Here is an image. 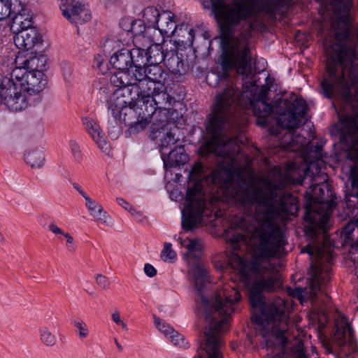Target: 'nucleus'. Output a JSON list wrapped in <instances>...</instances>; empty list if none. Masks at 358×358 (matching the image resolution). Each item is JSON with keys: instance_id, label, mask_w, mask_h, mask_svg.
I'll return each mask as SVG.
<instances>
[{"instance_id": "obj_1", "label": "nucleus", "mask_w": 358, "mask_h": 358, "mask_svg": "<svg viewBox=\"0 0 358 358\" xmlns=\"http://www.w3.org/2000/svg\"><path fill=\"white\" fill-rule=\"evenodd\" d=\"M312 199L313 202L306 211L304 225L306 235L313 241L303 247L301 252L308 253L312 260L309 289L313 310L309 316L313 322L324 327L328 322V316L326 311L319 309L318 306L320 302L326 303L329 301L327 287L330 280L332 248L326 231L336 203L334 201L333 192L325 182L320 185H313Z\"/></svg>"}, {"instance_id": "obj_2", "label": "nucleus", "mask_w": 358, "mask_h": 358, "mask_svg": "<svg viewBox=\"0 0 358 358\" xmlns=\"http://www.w3.org/2000/svg\"><path fill=\"white\" fill-rule=\"evenodd\" d=\"M332 6V36L324 45L329 57L327 75L321 83L325 96L334 97L345 103L357 100L358 66L353 63L357 55L358 32H352L350 9L352 0H326Z\"/></svg>"}, {"instance_id": "obj_3", "label": "nucleus", "mask_w": 358, "mask_h": 358, "mask_svg": "<svg viewBox=\"0 0 358 358\" xmlns=\"http://www.w3.org/2000/svg\"><path fill=\"white\" fill-rule=\"evenodd\" d=\"M212 11L221 30L222 65L235 69L248 77L251 73V57L248 40L249 33L236 34L255 15L253 3L249 0H210Z\"/></svg>"}, {"instance_id": "obj_4", "label": "nucleus", "mask_w": 358, "mask_h": 358, "mask_svg": "<svg viewBox=\"0 0 358 358\" xmlns=\"http://www.w3.org/2000/svg\"><path fill=\"white\" fill-rule=\"evenodd\" d=\"M46 62L43 55L32 53L18 55L15 59L16 66L8 77L13 92L22 94V92H24L29 95L41 92L47 85L43 73Z\"/></svg>"}, {"instance_id": "obj_5", "label": "nucleus", "mask_w": 358, "mask_h": 358, "mask_svg": "<svg viewBox=\"0 0 358 358\" xmlns=\"http://www.w3.org/2000/svg\"><path fill=\"white\" fill-rule=\"evenodd\" d=\"M215 199L207 202L202 186L199 183L188 187L184 208L182 209V227L192 230L200 224L208 223L214 212Z\"/></svg>"}, {"instance_id": "obj_6", "label": "nucleus", "mask_w": 358, "mask_h": 358, "mask_svg": "<svg viewBox=\"0 0 358 358\" xmlns=\"http://www.w3.org/2000/svg\"><path fill=\"white\" fill-rule=\"evenodd\" d=\"M117 87L119 88L110 96L108 108L115 118L122 120L129 125L131 131L135 132L132 130V127L138 122V119L141 120L140 104H138L140 97L136 96L127 86Z\"/></svg>"}, {"instance_id": "obj_7", "label": "nucleus", "mask_w": 358, "mask_h": 358, "mask_svg": "<svg viewBox=\"0 0 358 358\" xmlns=\"http://www.w3.org/2000/svg\"><path fill=\"white\" fill-rule=\"evenodd\" d=\"M150 92H145V96L141 94L139 96L141 120L138 119V122L132 127L134 131L144 129L156 110H169L174 101V99L166 92L164 86L162 90L157 91L152 88Z\"/></svg>"}, {"instance_id": "obj_8", "label": "nucleus", "mask_w": 358, "mask_h": 358, "mask_svg": "<svg viewBox=\"0 0 358 358\" xmlns=\"http://www.w3.org/2000/svg\"><path fill=\"white\" fill-rule=\"evenodd\" d=\"M334 342L341 347L339 355L352 356L358 351L352 327L345 314L336 310L335 315V331Z\"/></svg>"}, {"instance_id": "obj_9", "label": "nucleus", "mask_w": 358, "mask_h": 358, "mask_svg": "<svg viewBox=\"0 0 358 358\" xmlns=\"http://www.w3.org/2000/svg\"><path fill=\"white\" fill-rule=\"evenodd\" d=\"M341 129L346 141L351 143L350 148L351 159L357 161V164L351 170V178L352 186L358 187V113L346 115L342 120Z\"/></svg>"}, {"instance_id": "obj_10", "label": "nucleus", "mask_w": 358, "mask_h": 358, "mask_svg": "<svg viewBox=\"0 0 358 358\" xmlns=\"http://www.w3.org/2000/svg\"><path fill=\"white\" fill-rule=\"evenodd\" d=\"M111 82L115 86L125 85L130 87L134 94L139 97L143 92L142 83H146V66L137 65L130 67L127 71L117 72L111 77Z\"/></svg>"}, {"instance_id": "obj_11", "label": "nucleus", "mask_w": 358, "mask_h": 358, "mask_svg": "<svg viewBox=\"0 0 358 358\" xmlns=\"http://www.w3.org/2000/svg\"><path fill=\"white\" fill-rule=\"evenodd\" d=\"M4 103L10 110L17 112L27 106L26 96L19 92H13L8 77L0 76V104Z\"/></svg>"}, {"instance_id": "obj_12", "label": "nucleus", "mask_w": 358, "mask_h": 358, "mask_svg": "<svg viewBox=\"0 0 358 358\" xmlns=\"http://www.w3.org/2000/svg\"><path fill=\"white\" fill-rule=\"evenodd\" d=\"M59 8L63 16L76 25L83 24L91 19L90 10L76 0H60Z\"/></svg>"}, {"instance_id": "obj_13", "label": "nucleus", "mask_w": 358, "mask_h": 358, "mask_svg": "<svg viewBox=\"0 0 358 358\" xmlns=\"http://www.w3.org/2000/svg\"><path fill=\"white\" fill-rule=\"evenodd\" d=\"M13 40L16 47L24 50L39 48L43 43V37L36 27L15 30Z\"/></svg>"}, {"instance_id": "obj_14", "label": "nucleus", "mask_w": 358, "mask_h": 358, "mask_svg": "<svg viewBox=\"0 0 358 358\" xmlns=\"http://www.w3.org/2000/svg\"><path fill=\"white\" fill-rule=\"evenodd\" d=\"M82 122L85 131L91 136L92 139L98 147L103 152L108 153L109 151V145L98 120L95 118L87 116L82 119Z\"/></svg>"}, {"instance_id": "obj_15", "label": "nucleus", "mask_w": 358, "mask_h": 358, "mask_svg": "<svg viewBox=\"0 0 358 358\" xmlns=\"http://www.w3.org/2000/svg\"><path fill=\"white\" fill-rule=\"evenodd\" d=\"M146 83H142L143 92H150L154 88L155 90L164 89L165 74L161 66L155 64H146Z\"/></svg>"}, {"instance_id": "obj_16", "label": "nucleus", "mask_w": 358, "mask_h": 358, "mask_svg": "<svg viewBox=\"0 0 358 358\" xmlns=\"http://www.w3.org/2000/svg\"><path fill=\"white\" fill-rule=\"evenodd\" d=\"M20 2L19 11L13 14V27L19 30L35 27L33 14L28 8L26 0H20Z\"/></svg>"}, {"instance_id": "obj_17", "label": "nucleus", "mask_w": 358, "mask_h": 358, "mask_svg": "<svg viewBox=\"0 0 358 358\" xmlns=\"http://www.w3.org/2000/svg\"><path fill=\"white\" fill-rule=\"evenodd\" d=\"M156 24L159 31L166 38L173 37L178 27L176 25V16L170 10L162 11Z\"/></svg>"}, {"instance_id": "obj_18", "label": "nucleus", "mask_w": 358, "mask_h": 358, "mask_svg": "<svg viewBox=\"0 0 358 358\" xmlns=\"http://www.w3.org/2000/svg\"><path fill=\"white\" fill-rule=\"evenodd\" d=\"M173 36L176 37L173 41V45L177 48L191 47L194 38V30L187 23L182 22L178 24L176 34Z\"/></svg>"}, {"instance_id": "obj_19", "label": "nucleus", "mask_w": 358, "mask_h": 358, "mask_svg": "<svg viewBox=\"0 0 358 358\" xmlns=\"http://www.w3.org/2000/svg\"><path fill=\"white\" fill-rule=\"evenodd\" d=\"M200 350L206 352L207 358H223L220 335H206L205 343L201 346Z\"/></svg>"}, {"instance_id": "obj_20", "label": "nucleus", "mask_w": 358, "mask_h": 358, "mask_svg": "<svg viewBox=\"0 0 358 358\" xmlns=\"http://www.w3.org/2000/svg\"><path fill=\"white\" fill-rule=\"evenodd\" d=\"M84 199L85 201V206L90 215L93 217L96 222L104 224L107 226H112L113 222L111 217L99 203L88 196H85Z\"/></svg>"}, {"instance_id": "obj_21", "label": "nucleus", "mask_w": 358, "mask_h": 358, "mask_svg": "<svg viewBox=\"0 0 358 358\" xmlns=\"http://www.w3.org/2000/svg\"><path fill=\"white\" fill-rule=\"evenodd\" d=\"M126 24H127L128 27L127 31L132 34L134 43H138L145 38L147 28L141 20H133L129 18H126L122 19L120 22V25L123 27Z\"/></svg>"}, {"instance_id": "obj_22", "label": "nucleus", "mask_w": 358, "mask_h": 358, "mask_svg": "<svg viewBox=\"0 0 358 358\" xmlns=\"http://www.w3.org/2000/svg\"><path fill=\"white\" fill-rule=\"evenodd\" d=\"M164 166L173 167L180 164H184L188 160V156L185 153L184 147L178 145L171 149L167 155L162 157Z\"/></svg>"}, {"instance_id": "obj_23", "label": "nucleus", "mask_w": 358, "mask_h": 358, "mask_svg": "<svg viewBox=\"0 0 358 358\" xmlns=\"http://www.w3.org/2000/svg\"><path fill=\"white\" fill-rule=\"evenodd\" d=\"M110 64L119 72L126 71L131 67V58L129 50L122 48L115 52L110 59Z\"/></svg>"}, {"instance_id": "obj_24", "label": "nucleus", "mask_w": 358, "mask_h": 358, "mask_svg": "<svg viewBox=\"0 0 358 358\" xmlns=\"http://www.w3.org/2000/svg\"><path fill=\"white\" fill-rule=\"evenodd\" d=\"M165 64L169 71L174 74H183L189 69L188 65L184 63L178 54H172L171 56L165 59Z\"/></svg>"}, {"instance_id": "obj_25", "label": "nucleus", "mask_w": 358, "mask_h": 358, "mask_svg": "<svg viewBox=\"0 0 358 358\" xmlns=\"http://www.w3.org/2000/svg\"><path fill=\"white\" fill-rule=\"evenodd\" d=\"M20 0H0V21L19 11Z\"/></svg>"}, {"instance_id": "obj_26", "label": "nucleus", "mask_w": 358, "mask_h": 358, "mask_svg": "<svg viewBox=\"0 0 358 358\" xmlns=\"http://www.w3.org/2000/svg\"><path fill=\"white\" fill-rule=\"evenodd\" d=\"M25 162L31 168H41L45 163V155L42 150H33L25 155Z\"/></svg>"}, {"instance_id": "obj_27", "label": "nucleus", "mask_w": 358, "mask_h": 358, "mask_svg": "<svg viewBox=\"0 0 358 358\" xmlns=\"http://www.w3.org/2000/svg\"><path fill=\"white\" fill-rule=\"evenodd\" d=\"M136 48L129 50L131 58V64L134 66L143 65L145 66L148 63L147 58V47L148 45H143V47H137L135 43Z\"/></svg>"}, {"instance_id": "obj_28", "label": "nucleus", "mask_w": 358, "mask_h": 358, "mask_svg": "<svg viewBox=\"0 0 358 358\" xmlns=\"http://www.w3.org/2000/svg\"><path fill=\"white\" fill-rule=\"evenodd\" d=\"M38 332L40 341L44 345L52 347L57 343V336L48 326L45 324L40 326Z\"/></svg>"}, {"instance_id": "obj_29", "label": "nucleus", "mask_w": 358, "mask_h": 358, "mask_svg": "<svg viewBox=\"0 0 358 358\" xmlns=\"http://www.w3.org/2000/svg\"><path fill=\"white\" fill-rule=\"evenodd\" d=\"M147 64L158 65L162 61L165 62L166 57L164 56L161 50V47L159 45H147Z\"/></svg>"}, {"instance_id": "obj_30", "label": "nucleus", "mask_w": 358, "mask_h": 358, "mask_svg": "<svg viewBox=\"0 0 358 358\" xmlns=\"http://www.w3.org/2000/svg\"><path fill=\"white\" fill-rule=\"evenodd\" d=\"M174 239L177 240L181 246L187 249V257L190 256L193 252L199 251L201 249V244L198 240L188 238H184L182 232H180L179 235H175Z\"/></svg>"}, {"instance_id": "obj_31", "label": "nucleus", "mask_w": 358, "mask_h": 358, "mask_svg": "<svg viewBox=\"0 0 358 358\" xmlns=\"http://www.w3.org/2000/svg\"><path fill=\"white\" fill-rule=\"evenodd\" d=\"M166 36L163 35L157 27H148L146 29L145 38L148 39L149 45H159L160 46L164 41Z\"/></svg>"}, {"instance_id": "obj_32", "label": "nucleus", "mask_w": 358, "mask_h": 358, "mask_svg": "<svg viewBox=\"0 0 358 358\" xmlns=\"http://www.w3.org/2000/svg\"><path fill=\"white\" fill-rule=\"evenodd\" d=\"M305 141L306 140L303 137L289 131L285 135L282 145L287 148H290L294 150V146H302L305 143Z\"/></svg>"}, {"instance_id": "obj_33", "label": "nucleus", "mask_w": 358, "mask_h": 358, "mask_svg": "<svg viewBox=\"0 0 358 358\" xmlns=\"http://www.w3.org/2000/svg\"><path fill=\"white\" fill-rule=\"evenodd\" d=\"M177 142L174 135L171 132H167L163 138L161 139L160 143V152L162 157L167 155V153L171 150V146Z\"/></svg>"}, {"instance_id": "obj_34", "label": "nucleus", "mask_w": 358, "mask_h": 358, "mask_svg": "<svg viewBox=\"0 0 358 358\" xmlns=\"http://www.w3.org/2000/svg\"><path fill=\"white\" fill-rule=\"evenodd\" d=\"M166 338H168L173 345L178 348L187 349L189 346V343L186 340L185 337L176 330L172 331V333Z\"/></svg>"}, {"instance_id": "obj_35", "label": "nucleus", "mask_w": 358, "mask_h": 358, "mask_svg": "<svg viewBox=\"0 0 358 358\" xmlns=\"http://www.w3.org/2000/svg\"><path fill=\"white\" fill-rule=\"evenodd\" d=\"M312 349L311 355L308 354L303 349V344L301 342L298 343L292 348L293 358H317V354Z\"/></svg>"}, {"instance_id": "obj_36", "label": "nucleus", "mask_w": 358, "mask_h": 358, "mask_svg": "<svg viewBox=\"0 0 358 358\" xmlns=\"http://www.w3.org/2000/svg\"><path fill=\"white\" fill-rule=\"evenodd\" d=\"M73 327L76 328V332L80 339L86 338L90 335V329L82 319H76L72 321Z\"/></svg>"}, {"instance_id": "obj_37", "label": "nucleus", "mask_w": 358, "mask_h": 358, "mask_svg": "<svg viewBox=\"0 0 358 358\" xmlns=\"http://www.w3.org/2000/svg\"><path fill=\"white\" fill-rule=\"evenodd\" d=\"M161 12L153 6H149L144 9L143 17L145 22L150 24H157Z\"/></svg>"}, {"instance_id": "obj_38", "label": "nucleus", "mask_w": 358, "mask_h": 358, "mask_svg": "<svg viewBox=\"0 0 358 358\" xmlns=\"http://www.w3.org/2000/svg\"><path fill=\"white\" fill-rule=\"evenodd\" d=\"M62 76L64 80L67 83H71L75 78V75L73 73V65L67 62L63 61L60 64Z\"/></svg>"}, {"instance_id": "obj_39", "label": "nucleus", "mask_w": 358, "mask_h": 358, "mask_svg": "<svg viewBox=\"0 0 358 358\" xmlns=\"http://www.w3.org/2000/svg\"><path fill=\"white\" fill-rule=\"evenodd\" d=\"M161 258L163 261L173 263L176 260L177 255L172 249V245L170 243H164V248L161 252Z\"/></svg>"}, {"instance_id": "obj_40", "label": "nucleus", "mask_w": 358, "mask_h": 358, "mask_svg": "<svg viewBox=\"0 0 358 358\" xmlns=\"http://www.w3.org/2000/svg\"><path fill=\"white\" fill-rule=\"evenodd\" d=\"M154 323L157 329L167 338L175 329L160 318L154 317Z\"/></svg>"}, {"instance_id": "obj_41", "label": "nucleus", "mask_w": 358, "mask_h": 358, "mask_svg": "<svg viewBox=\"0 0 358 358\" xmlns=\"http://www.w3.org/2000/svg\"><path fill=\"white\" fill-rule=\"evenodd\" d=\"M69 147L74 159L80 162L82 159V153L78 143L74 140H71L69 142Z\"/></svg>"}, {"instance_id": "obj_42", "label": "nucleus", "mask_w": 358, "mask_h": 358, "mask_svg": "<svg viewBox=\"0 0 358 358\" xmlns=\"http://www.w3.org/2000/svg\"><path fill=\"white\" fill-rule=\"evenodd\" d=\"M112 320L117 324L122 327L124 331H128L127 324L122 320L118 310H114L111 314Z\"/></svg>"}, {"instance_id": "obj_43", "label": "nucleus", "mask_w": 358, "mask_h": 358, "mask_svg": "<svg viewBox=\"0 0 358 358\" xmlns=\"http://www.w3.org/2000/svg\"><path fill=\"white\" fill-rule=\"evenodd\" d=\"M64 237L66 239V247L67 250L69 252H74L76 250V245L73 238L68 232L64 234Z\"/></svg>"}, {"instance_id": "obj_44", "label": "nucleus", "mask_w": 358, "mask_h": 358, "mask_svg": "<svg viewBox=\"0 0 358 358\" xmlns=\"http://www.w3.org/2000/svg\"><path fill=\"white\" fill-rule=\"evenodd\" d=\"M96 282L102 289H107L110 284L108 278L101 274L96 275Z\"/></svg>"}, {"instance_id": "obj_45", "label": "nucleus", "mask_w": 358, "mask_h": 358, "mask_svg": "<svg viewBox=\"0 0 358 358\" xmlns=\"http://www.w3.org/2000/svg\"><path fill=\"white\" fill-rule=\"evenodd\" d=\"M157 6L163 10H169L173 6V0H158Z\"/></svg>"}, {"instance_id": "obj_46", "label": "nucleus", "mask_w": 358, "mask_h": 358, "mask_svg": "<svg viewBox=\"0 0 358 358\" xmlns=\"http://www.w3.org/2000/svg\"><path fill=\"white\" fill-rule=\"evenodd\" d=\"M143 270L145 275L150 278H152L157 274V270L150 264H145Z\"/></svg>"}, {"instance_id": "obj_47", "label": "nucleus", "mask_w": 358, "mask_h": 358, "mask_svg": "<svg viewBox=\"0 0 358 358\" xmlns=\"http://www.w3.org/2000/svg\"><path fill=\"white\" fill-rule=\"evenodd\" d=\"M48 228H49V230L53 233L55 235H62L63 236H64L65 234H66L67 232H65L64 231H63L62 229H60L57 224H55V223H51L50 224V225L48 226Z\"/></svg>"}, {"instance_id": "obj_48", "label": "nucleus", "mask_w": 358, "mask_h": 358, "mask_svg": "<svg viewBox=\"0 0 358 358\" xmlns=\"http://www.w3.org/2000/svg\"><path fill=\"white\" fill-rule=\"evenodd\" d=\"M117 203L122 206L124 209L129 211V213H132L133 207L130 205L127 201L123 199L122 198H117Z\"/></svg>"}, {"instance_id": "obj_49", "label": "nucleus", "mask_w": 358, "mask_h": 358, "mask_svg": "<svg viewBox=\"0 0 358 358\" xmlns=\"http://www.w3.org/2000/svg\"><path fill=\"white\" fill-rule=\"evenodd\" d=\"M73 187L77 190L79 194L85 199V196H87V194L85 193V192L81 188V187L77 184V183H73Z\"/></svg>"}, {"instance_id": "obj_50", "label": "nucleus", "mask_w": 358, "mask_h": 358, "mask_svg": "<svg viewBox=\"0 0 358 358\" xmlns=\"http://www.w3.org/2000/svg\"><path fill=\"white\" fill-rule=\"evenodd\" d=\"M282 127L287 129H293L302 125L303 124H280Z\"/></svg>"}, {"instance_id": "obj_51", "label": "nucleus", "mask_w": 358, "mask_h": 358, "mask_svg": "<svg viewBox=\"0 0 358 358\" xmlns=\"http://www.w3.org/2000/svg\"><path fill=\"white\" fill-rule=\"evenodd\" d=\"M94 60H95L96 66L100 67L101 64H102V62L103 61V58L102 57L101 55H97L95 56Z\"/></svg>"}, {"instance_id": "obj_52", "label": "nucleus", "mask_w": 358, "mask_h": 358, "mask_svg": "<svg viewBox=\"0 0 358 358\" xmlns=\"http://www.w3.org/2000/svg\"><path fill=\"white\" fill-rule=\"evenodd\" d=\"M130 213L131 214L132 216H134L136 219L141 220V218L142 217V213L140 211L136 210L134 208H133L132 213Z\"/></svg>"}, {"instance_id": "obj_53", "label": "nucleus", "mask_w": 358, "mask_h": 358, "mask_svg": "<svg viewBox=\"0 0 358 358\" xmlns=\"http://www.w3.org/2000/svg\"><path fill=\"white\" fill-rule=\"evenodd\" d=\"M296 294H297L301 303H303V299H302V293L303 292V289L302 288H296Z\"/></svg>"}, {"instance_id": "obj_54", "label": "nucleus", "mask_w": 358, "mask_h": 358, "mask_svg": "<svg viewBox=\"0 0 358 358\" xmlns=\"http://www.w3.org/2000/svg\"><path fill=\"white\" fill-rule=\"evenodd\" d=\"M114 341H115V345L117 346V348L119 350V351H120V352L122 351L123 348L120 345V343L118 342V341L116 338H115Z\"/></svg>"}, {"instance_id": "obj_55", "label": "nucleus", "mask_w": 358, "mask_h": 358, "mask_svg": "<svg viewBox=\"0 0 358 358\" xmlns=\"http://www.w3.org/2000/svg\"><path fill=\"white\" fill-rule=\"evenodd\" d=\"M104 4L109 5L116 2L117 0H101Z\"/></svg>"}, {"instance_id": "obj_56", "label": "nucleus", "mask_w": 358, "mask_h": 358, "mask_svg": "<svg viewBox=\"0 0 358 358\" xmlns=\"http://www.w3.org/2000/svg\"><path fill=\"white\" fill-rule=\"evenodd\" d=\"M5 243V238L3 234L0 231V243Z\"/></svg>"}, {"instance_id": "obj_57", "label": "nucleus", "mask_w": 358, "mask_h": 358, "mask_svg": "<svg viewBox=\"0 0 358 358\" xmlns=\"http://www.w3.org/2000/svg\"><path fill=\"white\" fill-rule=\"evenodd\" d=\"M121 27L127 31V29H128L127 24L124 25V27L121 26Z\"/></svg>"}, {"instance_id": "obj_58", "label": "nucleus", "mask_w": 358, "mask_h": 358, "mask_svg": "<svg viewBox=\"0 0 358 358\" xmlns=\"http://www.w3.org/2000/svg\"><path fill=\"white\" fill-rule=\"evenodd\" d=\"M327 351H329V353H332V350H330V349H327Z\"/></svg>"}, {"instance_id": "obj_59", "label": "nucleus", "mask_w": 358, "mask_h": 358, "mask_svg": "<svg viewBox=\"0 0 358 358\" xmlns=\"http://www.w3.org/2000/svg\"><path fill=\"white\" fill-rule=\"evenodd\" d=\"M338 358H341V357H338Z\"/></svg>"}]
</instances>
